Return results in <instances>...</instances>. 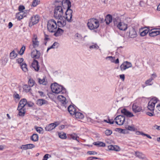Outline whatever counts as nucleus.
I'll return each mask as SVG.
<instances>
[{
    "label": "nucleus",
    "mask_w": 160,
    "mask_h": 160,
    "mask_svg": "<svg viewBox=\"0 0 160 160\" xmlns=\"http://www.w3.org/2000/svg\"><path fill=\"white\" fill-rule=\"evenodd\" d=\"M19 15V14H18V13L16 14V18L19 20H20L23 18L22 16H21Z\"/></svg>",
    "instance_id": "obj_55"
},
{
    "label": "nucleus",
    "mask_w": 160,
    "mask_h": 160,
    "mask_svg": "<svg viewBox=\"0 0 160 160\" xmlns=\"http://www.w3.org/2000/svg\"><path fill=\"white\" fill-rule=\"evenodd\" d=\"M68 110L72 115H74L76 112V108L73 106L71 105H69L68 107Z\"/></svg>",
    "instance_id": "obj_20"
},
{
    "label": "nucleus",
    "mask_w": 160,
    "mask_h": 160,
    "mask_svg": "<svg viewBox=\"0 0 160 160\" xmlns=\"http://www.w3.org/2000/svg\"><path fill=\"white\" fill-rule=\"evenodd\" d=\"M87 154L89 155H95L97 154V153L95 151H88L87 152Z\"/></svg>",
    "instance_id": "obj_52"
},
{
    "label": "nucleus",
    "mask_w": 160,
    "mask_h": 160,
    "mask_svg": "<svg viewBox=\"0 0 160 160\" xmlns=\"http://www.w3.org/2000/svg\"><path fill=\"white\" fill-rule=\"evenodd\" d=\"M113 145H110L108 146V149L110 150H113Z\"/></svg>",
    "instance_id": "obj_62"
},
{
    "label": "nucleus",
    "mask_w": 160,
    "mask_h": 160,
    "mask_svg": "<svg viewBox=\"0 0 160 160\" xmlns=\"http://www.w3.org/2000/svg\"><path fill=\"white\" fill-rule=\"evenodd\" d=\"M132 111L135 113L143 111L142 107L137 103H134L132 107Z\"/></svg>",
    "instance_id": "obj_11"
},
{
    "label": "nucleus",
    "mask_w": 160,
    "mask_h": 160,
    "mask_svg": "<svg viewBox=\"0 0 160 160\" xmlns=\"http://www.w3.org/2000/svg\"><path fill=\"white\" fill-rule=\"evenodd\" d=\"M113 150H114L115 151H119V148L117 146H113Z\"/></svg>",
    "instance_id": "obj_57"
},
{
    "label": "nucleus",
    "mask_w": 160,
    "mask_h": 160,
    "mask_svg": "<svg viewBox=\"0 0 160 160\" xmlns=\"http://www.w3.org/2000/svg\"><path fill=\"white\" fill-rule=\"evenodd\" d=\"M93 144L98 147H103L105 146V144L101 142H93Z\"/></svg>",
    "instance_id": "obj_33"
},
{
    "label": "nucleus",
    "mask_w": 160,
    "mask_h": 160,
    "mask_svg": "<svg viewBox=\"0 0 160 160\" xmlns=\"http://www.w3.org/2000/svg\"><path fill=\"white\" fill-rule=\"evenodd\" d=\"M32 46L34 48H36L39 46V42L38 40L37 36L36 35L34 34L33 35V37L32 39Z\"/></svg>",
    "instance_id": "obj_13"
},
{
    "label": "nucleus",
    "mask_w": 160,
    "mask_h": 160,
    "mask_svg": "<svg viewBox=\"0 0 160 160\" xmlns=\"http://www.w3.org/2000/svg\"><path fill=\"white\" fill-rule=\"evenodd\" d=\"M147 114L150 116H152L154 115V112L153 111H151V112H147Z\"/></svg>",
    "instance_id": "obj_56"
},
{
    "label": "nucleus",
    "mask_w": 160,
    "mask_h": 160,
    "mask_svg": "<svg viewBox=\"0 0 160 160\" xmlns=\"http://www.w3.org/2000/svg\"><path fill=\"white\" fill-rule=\"evenodd\" d=\"M59 2L61 6H56L55 8L54 16L55 18L60 19L63 18V10L62 6L64 4L63 2Z\"/></svg>",
    "instance_id": "obj_2"
},
{
    "label": "nucleus",
    "mask_w": 160,
    "mask_h": 160,
    "mask_svg": "<svg viewBox=\"0 0 160 160\" xmlns=\"http://www.w3.org/2000/svg\"><path fill=\"white\" fill-rule=\"evenodd\" d=\"M38 82L40 84H42L43 85H46L47 84V82L45 81V79L43 78L42 79L40 78H38Z\"/></svg>",
    "instance_id": "obj_38"
},
{
    "label": "nucleus",
    "mask_w": 160,
    "mask_h": 160,
    "mask_svg": "<svg viewBox=\"0 0 160 160\" xmlns=\"http://www.w3.org/2000/svg\"><path fill=\"white\" fill-rule=\"evenodd\" d=\"M136 156L139 158L144 159L145 158V155L142 152H135Z\"/></svg>",
    "instance_id": "obj_30"
},
{
    "label": "nucleus",
    "mask_w": 160,
    "mask_h": 160,
    "mask_svg": "<svg viewBox=\"0 0 160 160\" xmlns=\"http://www.w3.org/2000/svg\"><path fill=\"white\" fill-rule=\"evenodd\" d=\"M64 4L67 6V8L65 12L66 16V18L68 22H71V18L72 17V10L70 9L71 7V3L69 0H65L63 1Z\"/></svg>",
    "instance_id": "obj_3"
},
{
    "label": "nucleus",
    "mask_w": 160,
    "mask_h": 160,
    "mask_svg": "<svg viewBox=\"0 0 160 160\" xmlns=\"http://www.w3.org/2000/svg\"><path fill=\"white\" fill-rule=\"evenodd\" d=\"M68 138L70 139L71 138L73 140H76L78 142H79V140L78 139L79 137L77 136L75 133L70 134L68 135Z\"/></svg>",
    "instance_id": "obj_22"
},
{
    "label": "nucleus",
    "mask_w": 160,
    "mask_h": 160,
    "mask_svg": "<svg viewBox=\"0 0 160 160\" xmlns=\"http://www.w3.org/2000/svg\"><path fill=\"white\" fill-rule=\"evenodd\" d=\"M25 9V7L23 5H20L18 8V10L20 12H23V10Z\"/></svg>",
    "instance_id": "obj_50"
},
{
    "label": "nucleus",
    "mask_w": 160,
    "mask_h": 160,
    "mask_svg": "<svg viewBox=\"0 0 160 160\" xmlns=\"http://www.w3.org/2000/svg\"><path fill=\"white\" fill-rule=\"evenodd\" d=\"M160 34V28H154L149 30V35L151 37H154Z\"/></svg>",
    "instance_id": "obj_12"
},
{
    "label": "nucleus",
    "mask_w": 160,
    "mask_h": 160,
    "mask_svg": "<svg viewBox=\"0 0 160 160\" xmlns=\"http://www.w3.org/2000/svg\"><path fill=\"white\" fill-rule=\"evenodd\" d=\"M59 44L57 42H55L50 47L48 48L47 50H49L51 49H56L58 47Z\"/></svg>",
    "instance_id": "obj_35"
},
{
    "label": "nucleus",
    "mask_w": 160,
    "mask_h": 160,
    "mask_svg": "<svg viewBox=\"0 0 160 160\" xmlns=\"http://www.w3.org/2000/svg\"><path fill=\"white\" fill-rule=\"evenodd\" d=\"M39 0H33L32 2V6L36 7L39 4Z\"/></svg>",
    "instance_id": "obj_43"
},
{
    "label": "nucleus",
    "mask_w": 160,
    "mask_h": 160,
    "mask_svg": "<svg viewBox=\"0 0 160 160\" xmlns=\"http://www.w3.org/2000/svg\"><path fill=\"white\" fill-rule=\"evenodd\" d=\"M50 156V155L48 154H45L43 157V159L42 160H47L49 158L48 156Z\"/></svg>",
    "instance_id": "obj_53"
},
{
    "label": "nucleus",
    "mask_w": 160,
    "mask_h": 160,
    "mask_svg": "<svg viewBox=\"0 0 160 160\" xmlns=\"http://www.w3.org/2000/svg\"><path fill=\"white\" fill-rule=\"evenodd\" d=\"M31 140L34 142H37L38 140V136L37 134H33L30 137Z\"/></svg>",
    "instance_id": "obj_28"
},
{
    "label": "nucleus",
    "mask_w": 160,
    "mask_h": 160,
    "mask_svg": "<svg viewBox=\"0 0 160 160\" xmlns=\"http://www.w3.org/2000/svg\"><path fill=\"white\" fill-rule=\"evenodd\" d=\"M17 109L19 111L18 115L22 116H23L24 115L25 113L24 109L22 108H19L18 107Z\"/></svg>",
    "instance_id": "obj_29"
},
{
    "label": "nucleus",
    "mask_w": 160,
    "mask_h": 160,
    "mask_svg": "<svg viewBox=\"0 0 160 160\" xmlns=\"http://www.w3.org/2000/svg\"><path fill=\"white\" fill-rule=\"evenodd\" d=\"M47 103L48 101L43 99H38L36 101L37 104L40 106L46 104Z\"/></svg>",
    "instance_id": "obj_24"
},
{
    "label": "nucleus",
    "mask_w": 160,
    "mask_h": 160,
    "mask_svg": "<svg viewBox=\"0 0 160 160\" xmlns=\"http://www.w3.org/2000/svg\"><path fill=\"white\" fill-rule=\"evenodd\" d=\"M87 25L90 30H94L98 28L99 23L98 20L92 18L88 20Z\"/></svg>",
    "instance_id": "obj_4"
},
{
    "label": "nucleus",
    "mask_w": 160,
    "mask_h": 160,
    "mask_svg": "<svg viewBox=\"0 0 160 160\" xmlns=\"http://www.w3.org/2000/svg\"><path fill=\"white\" fill-rule=\"evenodd\" d=\"M115 58L114 57H113L112 56L107 57L106 58V59H108L111 61V62H115Z\"/></svg>",
    "instance_id": "obj_45"
},
{
    "label": "nucleus",
    "mask_w": 160,
    "mask_h": 160,
    "mask_svg": "<svg viewBox=\"0 0 160 160\" xmlns=\"http://www.w3.org/2000/svg\"><path fill=\"white\" fill-rule=\"evenodd\" d=\"M149 31V29L148 28L147 29L144 30L140 33V35L142 36H144L146 35Z\"/></svg>",
    "instance_id": "obj_42"
},
{
    "label": "nucleus",
    "mask_w": 160,
    "mask_h": 160,
    "mask_svg": "<svg viewBox=\"0 0 160 160\" xmlns=\"http://www.w3.org/2000/svg\"><path fill=\"white\" fill-rule=\"evenodd\" d=\"M120 78L122 81H124L125 79V75L124 74H121L119 75Z\"/></svg>",
    "instance_id": "obj_60"
},
{
    "label": "nucleus",
    "mask_w": 160,
    "mask_h": 160,
    "mask_svg": "<svg viewBox=\"0 0 160 160\" xmlns=\"http://www.w3.org/2000/svg\"><path fill=\"white\" fill-rule=\"evenodd\" d=\"M57 24L56 22L53 19L48 21L47 28L48 31L51 32H55L56 31Z\"/></svg>",
    "instance_id": "obj_5"
},
{
    "label": "nucleus",
    "mask_w": 160,
    "mask_h": 160,
    "mask_svg": "<svg viewBox=\"0 0 160 160\" xmlns=\"http://www.w3.org/2000/svg\"><path fill=\"white\" fill-rule=\"evenodd\" d=\"M158 100L156 98H154L150 100L148 103V108L151 111H154L155 105L156 103L158 102Z\"/></svg>",
    "instance_id": "obj_6"
},
{
    "label": "nucleus",
    "mask_w": 160,
    "mask_h": 160,
    "mask_svg": "<svg viewBox=\"0 0 160 160\" xmlns=\"http://www.w3.org/2000/svg\"><path fill=\"white\" fill-rule=\"evenodd\" d=\"M32 66L35 71H38L39 70L40 66L37 60H34L33 61L32 64Z\"/></svg>",
    "instance_id": "obj_18"
},
{
    "label": "nucleus",
    "mask_w": 160,
    "mask_h": 160,
    "mask_svg": "<svg viewBox=\"0 0 160 160\" xmlns=\"http://www.w3.org/2000/svg\"><path fill=\"white\" fill-rule=\"evenodd\" d=\"M17 61L18 63L21 64L23 63L22 62L23 61V59L22 58H19L17 59Z\"/></svg>",
    "instance_id": "obj_51"
},
{
    "label": "nucleus",
    "mask_w": 160,
    "mask_h": 160,
    "mask_svg": "<svg viewBox=\"0 0 160 160\" xmlns=\"http://www.w3.org/2000/svg\"><path fill=\"white\" fill-rule=\"evenodd\" d=\"M75 117L77 119H82L84 118V115L81 112H76L74 115Z\"/></svg>",
    "instance_id": "obj_27"
},
{
    "label": "nucleus",
    "mask_w": 160,
    "mask_h": 160,
    "mask_svg": "<svg viewBox=\"0 0 160 160\" xmlns=\"http://www.w3.org/2000/svg\"><path fill=\"white\" fill-rule=\"evenodd\" d=\"M17 53L15 51H12L10 54V58L11 59H14L17 56Z\"/></svg>",
    "instance_id": "obj_32"
},
{
    "label": "nucleus",
    "mask_w": 160,
    "mask_h": 160,
    "mask_svg": "<svg viewBox=\"0 0 160 160\" xmlns=\"http://www.w3.org/2000/svg\"><path fill=\"white\" fill-rule=\"evenodd\" d=\"M99 158H97V157H88L87 158V160H93L94 159H98Z\"/></svg>",
    "instance_id": "obj_54"
},
{
    "label": "nucleus",
    "mask_w": 160,
    "mask_h": 160,
    "mask_svg": "<svg viewBox=\"0 0 160 160\" xmlns=\"http://www.w3.org/2000/svg\"><path fill=\"white\" fill-rule=\"evenodd\" d=\"M125 118L124 116L123 115H118L114 119L115 122L119 125H121L123 124Z\"/></svg>",
    "instance_id": "obj_8"
},
{
    "label": "nucleus",
    "mask_w": 160,
    "mask_h": 160,
    "mask_svg": "<svg viewBox=\"0 0 160 160\" xmlns=\"http://www.w3.org/2000/svg\"><path fill=\"white\" fill-rule=\"evenodd\" d=\"M18 14H19V15L21 16H22V18L23 17H25L26 16L27 14L26 13L24 12H20L18 13Z\"/></svg>",
    "instance_id": "obj_49"
},
{
    "label": "nucleus",
    "mask_w": 160,
    "mask_h": 160,
    "mask_svg": "<svg viewBox=\"0 0 160 160\" xmlns=\"http://www.w3.org/2000/svg\"><path fill=\"white\" fill-rule=\"evenodd\" d=\"M63 30L58 28L57 29H56V31L54 32V35L56 37L59 36L63 33Z\"/></svg>",
    "instance_id": "obj_26"
},
{
    "label": "nucleus",
    "mask_w": 160,
    "mask_h": 160,
    "mask_svg": "<svg viewBox=\"0 0 160 160\" xmlns=\"http://www.w3.org/2000/svg\"><path fill=\"white\" fill-rule=\"evenodd\" d=\"M58 134L59 137L62 139H65L67 138L66 134L65 133L62 132L59 133Z\"/></svg>",
    "instance_id": "obj_37"
},
{
    "label": "nucleus",
    "mask_w": 160,
    "mask_h": 160,
    "mask_svg": "<svg viewBox=\"0 0 160 160\" xmlns=\"http://www.w3.org/2000/svg\"><path fill=\"white\" fill-rule=\"evenodd\" d=\"M31 87L27 84H25L23 86V89L26 92H30L31 90Z\"/></svg>",
    "instance_id": "obj_31"
},
{
    "label": "nucleus",
    "mask_w": 160,
    "mask_h": 160,
    "mask_svg": "<svg viewBox=\"0 0 160 160\" xmlns=\"http://www.w3.org/2000/svg\"><path fill=\"white\" fill-rule=\"evenodd\" d=\"M51 88L52 92L55 93L64 94L66 92V89L65 88L56 82L51 85Z\"/></svg>",
    "instance_id": "obj_1"
},
{
    "label": "nucleus",
    "mask_w": 160,
    "mask_h": 160,
    "mask_svg": "<svg viewBox=\"0 0 160 160\" xmlns=\"http://www.w3.org/2000/svg\"><path fill=\"white\" fill-rule=\"evenodd\" d=\"M40 54L39 51H32L31 53V56L35 59H38L40 57Z\"/></svg>",
    "instance_id": "obj_16"
},
{
    "label": "nucleus",
    "mask_w": 160,
    "mask_h": 160,
    "mask_svg": "<svg viewBox=\"0 0 160 160\" xmlns=\"http://www.w3.org/2000/svg\"><path fill=\"white\" fill-rule=\"evenodd\" d=\"M114 121L113 119H109L108 120V123H109L110 124H112L114 123Z\"/></svg>",
    "instance_id": "obj_61"
},
{
    "label": "nucleus",
    "mask_w": 160,
    "mask_h": 160,
    "mask_svg": "<svg viewBox=\"0 0 160 160\" xmlns=\"http://www.w3.org/2000/svg\"><path fill=\"white\" fill-rule=\"evenodd\" d=\"M157 77V75L155 74H152L150 78L151 79L152 78L153 79V80Z\"/></svg>",
    "instance_id": "obj_64"
},
{
    "label": "nucleus",
    "mask_w": 160,
    "mask_h": 160,
    "mask_svg": "<svg viewBox=\"0 0 160 160\" xmlns=\"http://www.w3.org/2000/svg\"><path fill=\"white\" fill-rule=\"evenodd\" d=\"M114 25H116L117 26V25L118 23L120 22V20L119 19L118 17H116L115 18H113L112 19Z\"/></svg>",
    "instance_id": "obj_41"
},
{
    "label": "nucleus",
    "mask_w": 160,
    "mask_h": 160,
    "mask_svg": "<svg viewBox=\"0 0 160 160\" xmlns=\"http://www.w3.org/2000/svg\"><path fill=\"white\" fill-rule=\"evenodd\" d=\"M27 104V101L26 99L23 98L19 102L18 104V108H23Z\"/></svg>",
    "instance_id": "obj_21"
},
{
    "label": "nucleus",
    "mask_w": 160,
    "mask_h": 160,
    "mask_svg": "<svg viewBox=\"0 0 160 160\" xmlns=\"http://www.w3.org/2000/svg\"><path fill=\"white\" fill-rule=\"evenodd\" d=\"M117 27L121 30L125 31L127 29V25L123 22H120Z\"/></svg>",
    "instance_id": "obj_14"
},
{
    "label": "nucleus",
    "mask_w": 160,
    "mask_h": 160,
    "mask_svg": "<svg viewBox=\"0 0 160 160\" xmlns=\"http://www.w3.org/2000/svg\"><path fill=\"white\" fill-rule=\"evenodd\" d=\"M63 18H61L60 19H58V21H57V26H58L59 27H62L64 26L66 24V20H65V19L64 18V19H63Z\"/></svg>",
    "instance_id": "obj_19"
},
{
    "label": "nucleus",
    "mask_w": 160,
    "mask_h": 160,
    "mask_svg": "<svg viewBox=\"0 0 160 160\" xmlns=\"http://www.w3.org/2000/svg\"><path fill=\"white\" fill-rule=\"evenodd\" d=\"M153 128L155 129L160 130V126H158L157 125H155L153 126Z\"/></svg>",
    "instance_id": "obj_59"
},
{
    "label": "nucleus",
    "mask_w": 160,
    "mask_h": 160,
    "mask_svg": "<svg viewBox=\"0 0 160 160\" xmlns=\"http://www.w3.org/2000/svg\"><path fill=\"white\" fill-rule=\"evenodd\" d=\"M153 80V79L150 78L149 79L146 81L145 82V84L147 85H151L152 84V83H151L152 81Z\"/></svg>",
    "instance_id": "obj_46"
},
{
    "label": "nucleus",
    "mask_w": 160,
    "mask_h": 160,
    "mask_svg": "<svg viewBox=\"0 0 160 160\" xmlns=\"http://www.w3.org/2000/svg\"><path fill=\"white\" fill-rule=\"evenodd\" d=\"M60 124L59 122L57 121L50 123L46 126L45 129L47 131H50L55 128L57 126Z\"/></svg>",
    "instance_id": "obj_9"
},
{
    "label": "nucleus",
    "mask_w": 160,
    "mask_h": 160,
    "mask_svg": "<svg viewBox=\"0 0 160 160\" xmlns=\"http://www.w3.org/2000/svg\"><path fill=\"white\" fill-rule=\"evenodd\" d=\"M34 129L36 130L37 132L40 134H42L43 133V129L41 127H38L37 126H34Z\"/></svg>",
    "instance_id": "obj_34"
},
{
    "label": "nucleus",
    "mask_w": 160,
    "mask_h": 160,
    "mask_svg": "<svg viewBox=\"0 0 160 160\" xmlns=\"http://www.w3.org/2000/svg\"><path fill=\"white\" fill-rule=\"evenodd\" d=\"M28 149H31L35 147V145L32 144H27Z\"/></svg>",
    "instance_id": "obj_47"
},
{
    "label": "nucleus",
    "mask_w": 160,
    "mask_h": 160,
    "mask_svg": "<svg viewBox=\"0 0 160 160\" xmlns=\"http://www.w3.org/2000/svg\"><path fill=\"white\" fill-rule=\"evenodd\" d=\"M27 146V144L22 145L21 147L20 148L21 149H23L24 150L28 149Z\"/></svg>",
    "instance_id": "obj_58"
},
{
    "label": "nucleus",
    "mask_w": 160,
    "mask_h": 160,
    "mask_svg": "<svg viewBox=\"0 0 160 160\" xmlns=\"http://www.w3.org/2000/svg\"><path fill=\"white\" fill-rule=\"evenodd\" d=\"M39 20V17L38 15L32 16L29 23V26L32 27L33 25L37 23L38 22Z\"/></svg>",
    "instance_id": "obj_7"
},
{
    "label": "nucleus",
    "mask_w": 160,
    "mask_h": 160,
    "mask_svg": "<svg viewBox=\"0 0 160 160\" xmlns=\"http://www.w3.org/2000/svg\"><path fill=\"white\" fill-rule=\"evenodd\" d=\"M136 32L133 28H132L130 30L129 36L130 37L134 38L137 37Z\"/></svg>",
    "instance_id": "obj_23"
},
{
    "label": "nucleus",
    "mask_w": 160,
    "mask_h": 160,
    "mask_svg": "<svg viewBox=\"0 0 160 160\" xmlns=\"http://www.w3.org/2000/svg\"><path fill=\"white\" fill-rule=\"evenodd\" d=\"M58 99L64 106L66 107L67 102H66V98L63 95H59L58 97Z\"/></svg>",
    "instance_id": "obj_17"
},
{
    "label": "nucleus",
    "mask_w": 160,
    "mask_h": 160,
    "mask_svg": "<svg viewBox=\"0 0 160 160\" xmlns=\"http://www.w3.org/2000/svg\"><path fill=\"white\" fill-rule=\"evenodd\" d=\"M127 128L130 131H134L135 130V128L132 126H128Z\"/></svg>",
    "instance_id": "obj_48"
},
{
    "label": "nucleus",
    "mask_w": 160,
    "mask_h": 160,
    "mask_svg": "<svg viewBox=\"0 0 160 160\" xmlns=\"http://www.w3.org/2000/svg\"><path fill=\"white\" fill-rule=\"evenodd\" d=\"M29 107H32L33 106V103L32 102H27V104Z\"/></svg>",
    "instance_id": "obj_63"
},
{
    "label": "nucleus",
    "mask_w": 160,
    "mask_h": 160,
    "mask_svg": "<svg viewBox=\"0 0 160 160\" xmlns=\"http://www.w3.org/2000/svg\"><path fill=\"white\" fill-rule=\"evenodd\" d=\"M28 84L30 86L32 87L35 84V82L32 78H30L28 80Z\"/></svg>",
    "instance_id": "obj_39"
},
{
    "label": "nucleus",
    "mask_w": 160,
    "mask_h": 160,
    "mask_svg": "<svg viewBox=\"0 0 160 160\" xmlns=\"http://www.w3.org/2000/svg\"><path fill=\"white\" fill-rule=\"evenodd\" d=\"M121 112L122 113L128 117L131 118L134 116V115L131 112L128 111L125 108L122 110Z\"/></svg>",
    "instance_id": "obj_15"
},
{
    "label": "nucleus",
    "mask_w": 160,
    "mask_h": 160,
    "mask_svg": "<svg viewBox=\"0 0 160 160\" xmlns=\"http://www.w3.org/2000/svg\"><path fill=\"white\" fill-rule=\"evenodd\" d=\"M113 19L112 16L108 14L107 15L105 18V21L107 24H109L112 22Z\"/></svg>",
    "instance_id": "obj_25"
},
{
    "label": "nucleus",
    "mask_w": 160,
    "mask_h": 160,
    "mask_svg": "<svg viewBox=\"0 0 160 160\" xmlns=\"http://www.w3.org/2000/svg\"><path fill=\"white\" fill-rule=\"evenodd\" d=\"M89 48L91 49H98L99 48V46L96 43H93L92 45L90 46Z\"/></svg>",
    "instance_id": "obj_40"
},
{
    "label": "nucleus",
    "mask_w": 160,
    "mask_h": 160,
    "mask_svg": "<svg viewBox=\"0 0 160 160\" xmlns=\"http://www.w3.org/2000/svg\"><path fill=\"white\" fill-rule=\"evenodd\" d=\"M112 133V131L111 130L109 129H107L105 131V133L106 136H108L111 135Z\"/></svg>",
    "instance_id": "obj_44"
},
{
    "label": "nucleus",
    "mask_w": 160,
    "mask_h": 160,
    "mask_svg": "<svg viewBox=\"0 0 160 160\" xmlns=\"http://www.w3.org/2000/svg\"><path fill=\"white\" fill-rule=\"evenodd\" d=\"M22 70L24 72H26L28 71L27 65L25 63H22L20 64Z\"/></svg>",
    "instance_id": "obj_36"
},
{
    "label": "nucleus",
    "mask_w": 160,
    "mask_h": 160,
    "mask_svg": "<svg viewBox=\"0 0 160 160\" xmlns=\"http://www.w3.org/2000/svg\"><path fill=\"white\" fill-rule=\"evenodd\" d=\"M132 65L131 63L128 61L124 62L120 66V68L122 71H123L131 67Z\"/></svg>",
    "instance_id": "obj_10"
}]
</instances>
